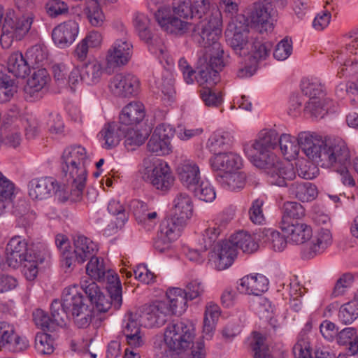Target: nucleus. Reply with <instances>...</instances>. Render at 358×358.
<instances>
[{
  "mask_svg": "<svg viewBox=\"0 0 358 358\" xmlns=\"http://www.w3.org/2000/svg\"><path fill=\"white\" fill-rule=\"evenodd\" d=\"M278 132L271 129L260 131L257 138L243 145V152L256 167L264 169L270 177V182L278 186H286L287 180L296 176L292 164L280 162L271 151L278 146Z\"/></svg>",
  "mask_w": 358,
  "mask_h": 358,
  "instance_id": "1",
  "label": "nucleus"
},
{
  "mask_svg": "<svg viewBox=\"0 0 358 358\" xmlns=\"http://www.w3.org/2000/svg\"><path fill=\"white\" fill-rule=\"evenodd\" d=\"M195 331L193 324L187 320L169 323L164 329V339L155 343V349L161 358H172L185 352L193 343Z\"/></svg>",
  "mask_w": 358,
  "mask_h": 358,
  "instance_id": "2",
  "label": "nucleus"
},
{
  "mask_svg": "<svg viewBox=\"0 0 358 358\" xmlns=\"http://www.w3.org/2000/svg\"><path fill=\"white\" fill-rule=\"evenodd\" d=\"M211 28L207 29L206 24H199L196 31H199L196 42L206 50L209 57L207 65L219 72L227 64L228 60L224 57V52L219 42L222 34V15L215 10L211 21Z\"/></svg>",
  "mask_w": 358,
  "mask_h": 358,
  "instance_id": "3",
  "label": "nucleus"
},
{
  "mask_svg": "<svg viewBox=\"0 0 358 358\" xmlns=\"http://www.w3.org/2000/svg\"><path fill=\"white\" fill-rule=\"evenodd\" d=\"M166 0H150L155 4L162 3ZM159 25L165 31L178 36L185 34L189 29L186 20L192 17L191 0H173L172 10L160 6L155 13Z\"/></svg>",
  "mask_w": 358,
  "mask_h": 358,
  "instance_id": "4",
  "label": "nucleus"
},
{
  "mask_svg": "<svg viewBox=\"0 0 358 358\" xmlns=\"http://www.w3.org/2000/svg\"><path fill=\"white\" fill-rule=\"evenodd\" d=\"M31 13L16 17L13 13L4 16L3 8L0 6V44L4 49L9 48L13 42L22 40L29 32L34 22Z\"/></svg>",
  "mask_w": 358,
  "mask_h": 358,
  "instance_id": "5",
  "label": "nucleus"
},
{
  "mask_svg": "<svg viewBox=\"0 0 358 358\" xmlns=\"http://www.w3.org/2000/svg\"><path fill=\"white\" fill-rule=\"evenodd\" d=\"M315 149L311 160L324 168H336L350 160L349 149L341 139L322 140Z\"/></svg>",
  "mask_w": 358,
  "mask_h": 358,
  "instance_id": "6",
  "label": "nucleus"
},
{
  "mask_svg": "<svg viewBox=\"0 0 358 358\" xmlns=\"http://www.w3.org/2000/svg\"><path fill=\"white\" fill-rule=\"evenodd\" d=\"M227 44L240 57L250 53L251 40L249 39L248 22L244 15H239L229 24L225 31Z\"/></svg>",
  "mask_w": 358,
  "mask_h": 358,
  "instance_id": "7",
  "label": "nucleus"
},
{
  "mask_svg": "<svg viewBox=\"0 0 358 358\" xmlns=\"http://www.w3.org/2000/svg\"><path fill=\"white\" fill-rule=\"evenodd\" d=\"M89 164L61 160L60 167L66 180L71 183L69 199L72 201H80L83 196L87 177Z\"/></svg>",
  "mask_w": 358,
  "mask_h": 358,
  "instance_id": "8",
  "label": "nucleus"
},
{
  "mask_svg": "<svg viewBox=\"0 0 358 358\" xmlns=\"http://www.w3.org/2000/svg\"><path fill=\"white\" fill-rule=\"evenodd\" d=\"M149 159L143 160L145 171L143 178L150 182L153 187L162 191L168 190L173 183V176L170 167L162 161H157L152 165Z\"/></svg>",
  "mask_w": 358,
  "mask_h": 358,
  "instance_id": "9",
  "label": "nucleus"
},
{
  "mask_svg": "<svg viewBox=\"0 0 358 358\" xmlns=\"http://www.w3.org/2000/svg\"><path fill=\"white\" fill-rule=\"evenodd\" d=\"M173 136L174 129L170 124L157 125L147 143L148 150L158 156L169 155L172 150L171 141Z\"/></svg>",
  "mask_w": 358,
  "mask_h": 358,
  "instance_id": "10",
  "label": "nucleus"
},
{
  "mask_svg": "<svg viewBox=\"0 0 358 358\" xmlns=\"http://www.w3.org/2000/svg\"><path fill=\"white\" fill-rule=\"evenodd\" d=\"M60 301L54 300L50 306L51 317L42 309H36L33 312V320L35 324L43 330L55 331L57 327H62L66 324V315L61 310Z\"/></svg>",
  "mask_w": 358,
  "mask_h": 358,
  "instance_id": "11",
  "label": "nucleus"
},
{
  "mask_svg": "<svg viewBox=\"0 0 358 358\" xmlns=\"http://www.w3.org/2000/svg\"><path fill=\"white\" fill-rule=\"evenodd\" d=\"M172 315L165 301H155L143 307L140 315L141 324L147 328L160 327Z\"/></svg>",
  "mask_w": 358,
  "mask_h": 358,
  "instance_id": "12",
  "label": "nucleus"
},
{
  "mask_svg": "<svg viewBox=\"0 0 358 358\" xmlns=\"http://www.w3.org/2000/svg\"><path fill=\"white\" fill-rule=\"evenodd\" d=\"M150 24V19L147 15L141 13H134L133 25L141 40L145 41L148 45L149 50L152 54L164 55L166 51V47L159 40L153 38Z\"/></svg>",
  "mask_w": 358,
  "mask_h": 358,
  "instance_id": "13",
  "label": "nucleus"
},
{
  "mask_svg": "<svg viewBox=\"0 0 358 358\" xmlns=\"http://www.w3.org/2000/svg\"><path fill=\"white\" fill-rule=\"evenodd\" d=\"M27 241L21 236H15L10 238L6 247V260L10 267H19L31 258Z\"/></svg>",
  "mask_w": 358,
  "mask_h": 358,
  "instance_id": "14",
  "label": "nucleus"
},
{
  "mask_svg": "<svg viewBox=\"0 0 358 358\" xmlns=\"http://www.w3.org/2000/svg\"><path fill=\"white\" fill-rule=\"evenodd\" d=\"M106 289L110 295V301L101 293L93 303L99 312L108 311L111 306H113L115 309H119L122 305V285L118 275H112L111 273H109Z\"/></svg>",
  "mask_w": 358,
  "mask_h": 358,
  "instance_id": "15",
  "label": "nucleus"
},
{
  "mask_svg": "<svg viewBox=\"0 0 358 358\" xmlns=\"http://www.w3.org/2000/svg\"><path fill=\"white\" fill-rule=\"evenodd\" d=\"M236 247L229 240L219 241L209 253L210 264L218 271L228 268L236 257Z\"/></svg>",
  "mask_w": 358,
  "mask_h": 358,
  "instance_id": "16",
  "label": "nucleus"
},
{
  "mask_svg": "<svg viewBox=\"0 0 358 358\" xmlns=\"http://www.w3.org/2000/svg\"><path fill=\"white\" fill-rule=\"evenodd\" d=\"M132 47V44L126 38L116 40L106 53L107 68L120 67L127 64L131 57Z\"/></svg>",
  "mask_w": 358,
  "mask_h": 358,
  "instance_id": "17",
  "label": "nucleus"
},
{
  "mask_svg": "<svg viewBox=\"0 0 358 358\" xmlns=\"http://www.w3.org/2000/svg\"><path fill=\"white\" fill-rule=\"evenodd\" d=\"M139 85V80L134 75L119 73L110 79L108 87L114 95L128 97L138 93Z\"/></svg>",
  "mask_w": 358,
  "mask_h": 358,
  "instance_id": "18",
  "label": "nucleus"
},
{
  "mask_svg": "<svg viewBox=\"0 0 358 358\" xmlns=\"http://www.w3.org/2000/svg\"><path fill=\"white\" fill-rule=\"evenodd\" d=\"M79 25L76 20H69L57 25L52 31V39L60 48L69 47L76 39Z\"/></svg>",
  "mask_w": 358,
  "mask_h": 358,
  "instance_id": "19",
  "label": "nucleus"
},
{
  "mask_svg": "<svg viewBox=\"0 0 358 358\" xmlns=\"http://www.w3.org/2000/svg\"><path fill=\"white\" fill-rule=\"evenodd\" d=\"M210 167L217 173H227L233 171H238L243 166L241 157L232 152H220L209 159Z\"/></svg>",
  "mask_w": 358,
  "mask_h": 358,
  "instance_id": "20",
  "label": "nucleus"
},
{
  "mask_svg": "<svg viewBox=\"0 0 358 358\" xmlns=\"http://www.w3.org/2000/svg\"><path fill=\"white\" fill-rule=\"evenodd\" d=\"M59 185L51 177L36 178L28 184L29 195L33 200H43L50 198L57 192Z\"/></svg>",
  "mask_w": 358,
  "mask_h": 358,
  "instance_id": "21",
  "label": "nucleus"
},
{
  "mask_svg": "<svg viewBox=\"0 0 358 358\" xmlns=\"http://www.w3.org/2000/svg\"><path fill=\"white\" fill-rule=\"evenodd\" d=\"M192 18L199 20V22L195 25L193 29V37L197 39L199 31H197V27L199 24H206L207 29L211 28L210 21L213 18L215 10L221 13L219 8L214 7L210 0H194L192 2ZM222 15V13H220Z\"/></svg>",
  "mask_w": 358,
  "mask_h": 358,
  "instance_id": "22",
  "label": "nucleus"
},
{
  "mask_svg": "<svg viewBox=\"0 0 358 358\" xmlns=\"http://www.w3.org/2000/svg\"><path fill=\"white\" fill-rule=\"evenodd\" d=\"M281 229L285 234L287 241L294 245H306L312 238L311 227L303 222H284Z\"/></svg>",
  "mask_w": 358,
  "mask_h": 358,
  "instance_id": "23",
  "label": "nucleus"
},
{
  "mask_svg": "<svg viewBox=\"0 0 358 358\" xmlns=\"http://www.w3.org/2000/svg\"><path fill=\"white\" fill-rule=\"evenodd\" d=\"M332 243V235L327 229L317 230L303 250L304 257L310 259L322 253Z\"/></svg>",
  "mask_w": 358,
  "mask_h": 358,
  "instance_id": "24",
  "label": "nucleus"
},
{
  "mask_svg": "<svg viewBox=\"0 0 358 358\" xmlns=\"http://www.w3.org/2000/svg\"><path fill=\"white\" fill-rule=\"evenodd\" d=\"M61 310L66 315V320L69 314H73L82 310L83 307H90L86 303L83 296L78 292L76 285L66 287L62 293V301H60Z\"/></svg>",
  "mask_w": 358,
  "mask_h": 358,
  "instance_id": "25",
  "label": "nucleus"
},
{
  "mask_svg": "<svg viewBox=\"0 0 358 358\" xmlns=\"http://www.w3.org/2000/svg\"><path fill=\"white\" fill-rule=\"evenodd\" d=\"M176 172L180 182L189 190L201 180L199 166L192 160L186 159L180 162Z\"/></svg>",
  "mask_w": 358,
  "mask_h": 358,
  "instance_id": "26",
  "label": "nucleus"
},
{
  "mask_svg": "<svg viewBox=\"0 0 358 358\" xmlns=\"http://www.w3.org/2000/svg\"><path fill=\"white\" fill-rule=\"evenodd\" d=\"M268 287V279L262 274H250L240 279L237 289L243 294L261 295Z\"/></svg>",
  "mask_w": 358,
  "mask_h": 358,
  "instance_id": "27",
  "label": "nucleus"
},
{
  "mask_svg": "<svg viewBox=\"0 0 358 358\" xmlns=\"http://www.w3.org/2000/svg\"><path fill=\"white\" fill-rule=\"evenodd\" d=\"M33 254L31 258L25 263L23 268V273L26 278L29 280H33L38 273V265L43 263L50 258V251L48 246L44 243H38L34 245L31 249Z\"/></svg>",
  "mask_w": 358,
  "mask_h": 358,
  "instance_id": "28",
  "label": "nucleus"
},
{
  "mask_svg": "<svg viewBox=\"0 0 358 358\" xmlns=\"http://www.w3.org/2000/svg\"><path fill=\"white\" fill-rule=\"evenodd\" d=\"M124 126L118 122L106 124L98 134L101 146L107 150L116 147L124 134Z\"/></svg>",
  "mask_w": 358,
  "mask_h": 358,
  "instance_id": "29",
  "label": "nucleus"
},
{
  "mask_svg": "<svg viewBox=\"0 0 358 358\" xmlns=\"http://www.w3.org/2000/svg\"><path fill=\"white\" fill-rule=\"evenodd\" d=\"M272 5L268 0H262L253 3L248 6L245 13L247 22L250 20L253 24H264L271 17Z\"/></svg>",
  "mask_w": 358,
  "mask_h": 358,
  "instance_id": "30",
  "label": "nucleus"
},
{
  "mask_svg": "<svg viewBox=\"0 0 358 358\" xmlns=\"http://www.w3.org/2000/svg\"><path fill=\"white\" fill-rule=\"evenodd\" d=\"M129 208L137 222L145 227H151L158 222L157 213L149 209L148 205L141 201H131Z\"/></svg>",
  "mask_w": 358,
  "mask_h": 358,
  "instance_id": "31",
  "label": "nucleus"
},
{
  "mask_svg": "<svg viewBox=\"0 0 358 358\" xmlns=\"http://www.w3.org/2000/svg\"><path fill=\"white\" fill-rule=\"evenodd\" d=\"M193 213V203L191 197L187 193H178L173 201L172 216L186 223Z\"/></svg>",
  "mask_w": 358,
  "mask_h": 358,
  "instance_id": "32",
  "label": "nucleus"
},
{
  "mask_svg": "<svg viewBox=\"0 0 358 358\" xmlns=\"http://www.w3.org/2000/svg\"><path fill=\"white\" fill-rule=\"evenodd\" d=\"M143 104L139 101H132L124 106L120 114V123L124 127H132L141 122L145 117Z\"/></svg>",
  "mask_w": 358,
  "mask_h": 358,
  "instance_id": "33",
  "label": "nucleus"
},
{
  "mask_svg": "<svg viewBox=\"0 0 358 358\" xmlns=\"http://www.w3.org/2000/svg\"><path fill=\"white\" fill-rule=\"evenodd\" d=\"M74 253L78 263L83 264L87 259L96 256L98 251L97 245L90 238L78 235L74 237Z\"/></svg>",
  "mask_w": 358,
  "mask_h": 358,
  "instance_id": "34",
  "label": "nucleus"
},
{
  "mask_svg": "<svg viewBox=\"0 0 358 358\" xmlns=\"http://www.w3.org/2000/svg\"><path fill=\"white\" fill-rule=\"evenodd\" d=\"M257 235H251L246 231H238L231 236L230 241L233 247H236V252L238 249L241 250L245 253H253L259 248L257 243Z\"/></svg>",
  "mask_w": 358,
  "mask_h": 358,
  "instance_id": "35",
  "label": "nucleus"
},
{
  "mask_svg": "<svg viewBox=\"0 0 358 358\" xmlns=\"http://www.w3.org/2000/svg\"><path fill=\"white\" fill-rule=\"evenodd\" d=\"M215 178L224 189L229 191H238L245 186L246 175L244 172L233 171L227 173H217Z\"/></svg>",
  "mask_w": 358,
  "mask_h": 358,
  "instance_id": "36",
  "label": "nucleus"
},
{
  "mask_svg": "<svg viewBox=\"0 0 358 358\" xmlns=\"http://www.w3.org/2000/svg\"><path fill=\"white\" fill-rule=\"evenodd\" d=\"M166 296L168 301V308L172 315H181L187 309L186 295L182 289L172 287L167 289Z\"/></svg>",
  "mask_w": 358,
  "mask_h": 358,
  "instance_id": "37",
  "label": "nucleus"
},
{
  "mask_svg": "<svg viewBox=\"0 0 358 358\" xmlns=\"http://www.w3.org/2000/svg\"><path fill=\"white\" fill-rule=\"evenodd\" d=\"M289 192L302 202H308L317 196V187L310 182H294L289 187Z\"/></svg>",
  "mask_w": 358,
  "mask_h": 358,
  "instance_id": "38",
  "label": "nucleus"
},
{
  "mask_svg": "<svg viewBox=\"0 0 358 358\" xmlns=\"http://www.w3.org/2000/svg\"><path fill=\"white\" fill-rule=\"evenodd\" d=\"M104 71L100 61L92 59L84 63L81 66V80L91 85L98 83Z\"/></svg>",
  "mask_w": 358,
  "mask_h": 358,
  "instance_id": "39",
  "label": "nucleus"
},
{
  "mask_svg": "<svg viewBox=\"0 0 358 358\" xmlns=\"http://www.w3.org/2000/svg\"><path fill=\"white\" fill-rule=\"evenodd\" d=\"M129 216L121 215V217H111V216H99L95 223L97 227L103 231V235L110 236L122 229L128 220Z\"/></svg>",
  "mask_w": 358,
  "mask_h": 358,
  "instance_id": "40",
  "label": "nucleus"
},
{
  "mask_svg": "<svg viewBox=\"0 0 358 358\" xmlns=\"http://www.w3.org/2000/svg\"><path fill=\"white\" fill-rule=\"evenodd\" d=\"M86 273L92 280L94 279L99 282L106 281V284L109 273H111L112 275H117L113 271L106 268L103 259L96 256L89 260L86 266Z\"/></svg>",
  "mask_w": 358,
  "mask_h": 358,
  "instance_id": "41",
  "label": "nucleus"
},
{
  "mask_svg": "<svg viewBox=\"0 0 358 358\" xmlns=\"http://www.w3.org/2000/svg\"><path fill=\"white\" fill-rule=\"evenodd\" d=\"M233 141V136L230 132L218 129L213 132L207 142V148L214 155L222 152Z\"/></svg>",
  "mask_w": 358,
  "mask_h": 358,
  "instance_id": "42",
  "label": "nucleus"
},
{
  "mask_svg": "<svg viewBox=\"0 0 358 358\" xmlns=\"http://www.w3.org/2000/svg\"><path fill=\"white\" fill-rule=\"evenodd\" d=\"M258 238L274 251L278 252L283 250L289 243L285 236L272 229H264L258 234Z\"/></svg>",
  "mask_w": 358,
  "mask_h": 358,
  "instance_id": "43",
  "label": "nucleus"
},
{
  "mask_svg": "<svg viewBox=\"0 0 358 358\" xmlns=\"http://www.w3.org/2000/svg\"><path fill=\"white\" fill-rule=\"evenodd\" d=\"M322 139L320 136L310 131H301L298 134L296 138L299 145V150L301 149L304 154L311 159L315 152V148L317 147Z\"/></svg>",
  "mask_w": 358,
  "mask_h": 358,
  "instance_id": "44",
  "label": "nucleus"
},
{
  "mask_svg": "<svg viewBox=\"0 0 358 358\" xmlns=\"http://www.w3.org/2000/svg\"><path fill=\"white\" fill-rule=\"evenodd\" d=\"M49 80V74L45 69H38L28 79L25 91L31 96H34L35 93H38L43 90Z\"/></svg>",
  "mask_w": 358,
  "mask_h": 358,
  "instance_id": "45",
  "label": "nucleus"
},
{
  "mask_svg": "<svg viewBox=\"0 0 358 358\" xmlns=\"http://www.w3.org/2000/svg\"><path fill=\"white\" fill-rule=\"evenodd\" d=\"M8 70L15 77L24 78L29 73L30 68L22 54L16 52L8 57Z\"/></svg>",
  "mask_w": 358,
  "mask_h": 358,
  "instance_id": "46",
  "label": "nucleus"
},
{
  "mask_svg": "<svg viewBox=\"0 0 358 358\" xmlns=\"http://www.w3.org/2000/svg\"><path fill=\"white\" fill-rule=\"evenodd\" d=\"M61 160L71 161L83 164H90L91 159L85 148L80 145H73L66 147L62 152Z\"/></svg>",
  "mask_w": 358,
  "mask_h": 358,
  "instance_id": "47",
  "label": "nucleus"
},
{
  "mask_svg": "<svg viewBox=\"0 0 358 358\" xmlns=\"http://www.w3.org/2000/svg\"><path fill=\"white\" fill-rule=\"evenodd\" d=\"M185 224L171 215L162 222L158 234L175 241L180 236L181 229Z\"/></svg>",
  "mask_w": 358,
  "mask_h": 358,
  "instance_id": "48",
  "label": "nucleus"
},
{
  "mask_svg": "<svg viewBox=\"0 0 358 358\" xmlns=\"http://www.w3.org/2000/svg\"><path fill=\"white\" fill-rule=\"evenodd\" d=\"M278 145L282 154L288 159L295 158L299 153V145L290 134H282L278 136Z\"/></svg>",
  "mask_w": 358,
  "mask_h": 358,
  "instance_id": "49",
  "label": "nucleus"
},
{
  "mask_svg": "<svg viewBox=\"0 0 358 358\" xmlns=\"http://www.w3.org/2000/svg\"><path fill=\"white\" fill-rule=\"evenodd\" d=\"M302 92L310 99L322 98L324 87L318 78H304L301 83Z\"/></svg>",
  "mask_w": 358,
  "mask_h": 358,
  "instance_id": "50",
  "label": "nucleus"
},
{
  "mask_svg": "<svg viewBox=\"0 0 358 358\" xmlns=\"http://www.w3.org/2000/svg\"><path fill=\"white\" fill-rule=\"evenodd\" d=\"M124 145L128 150H134L141 145L145 141L146 134H143L140 131L134 129L132 127L124 126Z\"/></svg>",
  "mask_w": 358,
  "mask_h": 358,
  "instance_id": "51",
  "label": "nucleus"
},
{
  "mask_svg": "<svg viewBox=\"0 0 358 358\" xmlns=\"http://www.w3.org/2000/svg\"><path fill=\"white\" fill-rule=\"evenodd\" d=\"M272 45L270 43H263L258 39H251L250 45V53L253 58V62L257 64L259 60L266 59L269 55Z\"/></svg>",
  "mask_w": 358,
  "mask_h": 358,
  "instance_id": "52",
  "label": "nucleus"
},
{
  "mask_svg": "<svg viewBox=\"0 0 358 358\" xmlns=\"http://www.w3.org/2000/svg\"><path fill=\"white\" fill-rule=\"evenodd\" d=\"M190 190L193 192L196 197L206 202H212L216 197L215 188L207 180H200Z\"/></svg>",
  "mask_w": 358,
  "mask_h": 358,
  "instance_id": "53",
  "label": "nucleus"
},
{
  "mask_svg": "<svg viewBox=\"0 0 358 358\" xmlns=\"http://www.w3.org/2000/svg\"><path fill=\"white\" fill-rule=\"evenodd\" d=\"M17 90L15 81L7 75L0 73V103L10 101Z\"/></svg>",
  "mask_w": 358,
  "mask_h": 358,
  "instance_id": "54",
  "label": "nucleus"
},
{
  "mask_svg": "<svg viewBox=\"0 0 358 358\" xmlns=\"http://www.w3.org/2000/svg\"><path fill=\"white\" fill-rule=\"evenodd\" d=\"M338 316L343 324H351L358 318V303L352 299L344 303L340 307Z\"/></svg>",
  "mask_w": 358,
  "mask_h": 358,
  "instance_id": "55",
  "label": "nucleus"
},
{
  "mask_svg": "<svg viewBox=\"0 0 358 358\" xmlns=\"http://www.w3.org/2000/svg\"><path fill=\"white\" fill-rule=\"evenodd\" d=\"M196 82L203 88H213V87L219 81V74L214 69L206 65L201 69L196 77Z\"/></svg>",
  "mask_w": 358,
  "mask_h": 358,
  "instance_id": "56",
  "label": "nucleus"
},
{
  "mask_svg": "<svg viewBox=\"0 0 358 358\" xmlns=\"http://www.w3.org/2000/svg\"><path fill=\"white\" fill-rule=\"evenodd\" d=\"M35 348L41 355H50L55 350L52 336L47 333H38L35 337Z\"/></svg>",
  "mask_w": 358,
  "mask_h": 358,
  "instance_id": "57",
  "label": "nucleus"
},
{
  "mask_svg": "<svg viewBox=\"0 0 358 358\" xmlns=\"http://www.w3.org/2000/svg\"><path fill=\"white\" fill-rule=\"evenodd\" d=\"M329 107L325 100L322 98L309 99L304 107V110L316 118H323L328 113Z\"/></svg>",
  "mask_w": 358,
  "mask_h": 358,
  "instance_id": "58",
  "label": "nucleus"
},
{
  "mask_svg": "<svg viewBox=\"0 0 358 358\" xmlns=\"http://www.w3.org/2000/svg\"><path fill=\"white\" fill-rule=\"evenodd\" d=\"M221 231L222 229L220 226H217V224H214L213 223L205 229L201 242V245L203 248V251L213 249V247L218 242L217 240Z\"/></svg>",
  "mask_w": 358,
  "mask_h": 358,
  "instance_id": "59",
  "label": "nucleus"
},
{
  "mask_svg": "<svg viewBox=\"0 0 358 358\" xmlns=\"http://www.w3.org/2000/svg\"><path fill=\"white\" fill-rule=\"evenodd\" d=\"M295 358H312L310 343L306 334L300 335L293 347Z\"/></svg>",
  "mask_w": 358,
  "mask_h": 358,
  "instance_id": "60",
  "label": "nucleus"
},
{
  "mask_svg": "<svg viewBox=\"0 0 358 358\" xmlns=\"http://www.w3.org/2000/svg\"><path fill=\"white\" fill-rule=\"evenodd\" d=\"M354 277L350 273L343 274L336 282L331 296L336 298L343 296L347 290L352 286Z\"/></svg>",
  "mask_w": 358,
  "mask_h": 358,
  "instance_id": "61",
  "label": "nucleus"
},
{
  "mask_svg": "<svg viewBox=\"0 0 358 358\" xmlns=\"http://www.w3.org/2000/svg\"><path fill=\"white\" fill-rule=\"evenodd\" d=\"M45 11L50 17H57L69 13V6L63 0H49L45 6Z\"/></svg>",
  "mask_w": 358,
  "mask_h": 358,
  "instance_id": "62",
  "label": "nucleus"
},
{
  "mask_svg": "<svg viewBox=\"0 0 358 358\" xmlns=\"http://www.w3.org/2000/svg\"><path fill=\"white\" fill-rule=\"evenodd\" d=\"M74 324L78 328H87L91 323L93 311L90 307H83L82 310L71 314Z\"/></svg>",
  "mask_w": 358,
  "mask_h": 358,
  "instance_id": "63",
  "label": "nucleus"
},
{
  "mask_svg": "<svg viewBox=\"0 0 358 358\" xmlns=\"http://www.w3.org/2000/svg\"><path fill=\"white\" fill-rule=\"evenodd\" d=\"M200 96L207 106L217 107L222 102L221 94L212 88H202L200 91Z\"/></svg>",
  "mask_w": 358,
  "mask_h": 358,
  "instance_id": "64",
  "label": "nucleus"
}]
</instances>
